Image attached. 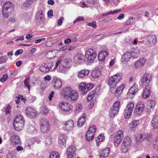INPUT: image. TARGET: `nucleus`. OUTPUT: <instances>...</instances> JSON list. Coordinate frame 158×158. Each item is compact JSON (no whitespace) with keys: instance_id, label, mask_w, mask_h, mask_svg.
<instances>
[{"instance_id":"09e8293b","label":"nucleus","mask_w":158,"mask_h":158,"mask_svg":"<svg viewBox=\"0 0 158 158\" xmlns=\"http://www.w3.org/2000/svg\"><path fill=\"white\" fill-rule=\"evenodd\" d=\"M130 148L128 146H126L123 145L121 144V151L123 152L126 153L130 149Z\"/></svg>"},{"instance_id":"de8ad7c7","label":"nucleus","mask_w":158,"mask_h":158,"mask_svg":"<svg viewBox=\"0 0 158 158\" xmlns=\"http://www.w3.org/2000/svg\"><path fill=\"white\" fill-rule=\"evenodd\" d=\"M44 15L42 10H40L38 11L36 16L37 19L42 20L43 18Z\"/></svg>"},{"instance_id":"6ab92c4d","label":"nucleus","mask_w":158,"mask_h":158,"mask_svg":"<svg viewBox=\"0 0 158 158\" xmlns=\"http://www.w3.org/2000/svg\"><path fill=\"white\" fill-rule=\"evenodd\" d=\"M10 140L14 145H18L20 144L21 143V140L19 137L15 134H13L11 136Z\"/></svg>"},{"instance_id":"79ce46f5","label":"nucleus","mask_w":158,"mask_h":158,"mask_svg":"<svg viewBox=\"0 0 158 158\" xmlns=\"http://www.w3.org/2000/svg\"><path fill=\"white\" fill-rule=\"evenodd\" d=\"M139 121L137 120H133L131 123L129 124V127L131 128H135L137 125L139 124Z\"/></svg>"},{"instance_id":"37998d69","label":"nucleus","mask_w":158,"mask_h":158,"mask_svg":"<svg viewBox=\"0 0 158 158\" xmlns=\"http://www.w3.org/2000/svg\"><path fill=\"white\" fill-rule=\"evenodd\" d=\"M33 3L32 0H26L23 3V6L25 8H28Z\"/></svg>"},{"instance_id":"603ef678","label":"nucleus","mask_w":158,"mask_h":158,"mask_svg":"<svg viewBox=\"0 0 158 158\" xmlns=\"http://www.w3.org/2000/svg\"><path fill=\"white\" fill-rule=\"evenodd\" d=\"M120 11H121V10H116L113 11H110L107 13H104L102 15L103 16H107V15H109L110 14H113L117 13L119 12Z\"/></svg>"},{"instance_id":"dca6fc26","label":"nucleus","mask_w":158,"mask_h":158,"mask_svg":"<svg viewBox=\"0 0 158 158\" xmlns=\"http://www.w3.org/2000/svg\"><path fill=\"white\" fill-rule=\"evenodd\" d=\"M74 122L72 120H69L66 122L64 125L63 128L65 131H70L74 127Z\"/></svg>"},{"instance_id":"0e129e2a","label":"nucleus","mask_w":158,"mask_h":158,"mask_svg":"<svg viewBox=\"0 0 158 158\" xmlns=\"http://www.w3.org/2000/svg\"><path fill=\"white\" fill-rule=\"evenodd\" d=\"M64 18L63 17H61V18L58 20L57 21V25L58 26H61L62 23L63 21L64 20Z\"/></svg>"},{"instance_id":"e433bc0d","label":"nucleus","mask_w":158,"mask_h":158,"mask_svg":"<svg viewBox=\"0 0 158 158\" xmlns=\"http://www.w3.org/2000/svg\"><path fill=\"white\" fill-rule=\"evenodd\" d=\"M97 94L96 90H94L90 92L88 94L87 98L88 101H90Z\"/></svg>"},{"instance_id":"aec40b11","label":"nucleus","mask_w":158,"mask_h":158,"mask_svg":"<svg viewBox=\"0 0 158 158\" xmlns=\"http://www.w3.org/2000/svg\"><path fill=\"white\" fill-rule=\"evenodd\" d=\"M151 89L149 86H146L143 91L142 95V97L144 99L148 98L151 94Z\"/></svg>"},{"instance_id":"4be33fe9","label":"nucleus","mask_w":158,"mask_h":158,"mask_svg":"<svg viewBox=\"0 0 158 158\" xmlns=\"http://www.w3.org/2000/svg\"><path fill=\"white\" fill-rule=\"evenodd\" d=\"M108 54L107 51L105 50H103L101 51L98 56V58L99 61H102L104 60Z\"/></svg>"},{"instance_id":"f03ea898","label":"nucleus","mask_w":158,"mask_h":158,"mask_svg":"<svg viewBox=\"0 0 158 158\" xmlns=\"http://www.w3.org/2000/svg\"><path fill=\"white\" fill-rule=\"evenodd\" d=\"M152 80V75L148 73H145L140 79L139 85L143 87L149 86V85Z\"/></svg>"},{"instance_id":"412c9836","label":"nucleus","mask_w":158,"mask_h":158,"mask_svg":"<svg viewBox=\"0 0 158 158\" xmlns=\"http://www.w3.org/2000/svg\"><path fill=\"white\" fill-rule=\"evenodd\" d=\"M151 125L154 130L158 129V116L153 117L151 121Z\"/></svg>"},{"instance_id":"338daca9","label":"nucleus","mask_w":158,"mask_h":158,"mask_svg":"<svg viewBox=\"0 0 158 158\" xmlns=\"http://www.w3.org/2000/svg\"><path fill=\"white\" fill-rule=\"evenodd\" d=\"M135 20V18L133 17H131L127 20L128 22L130 24H131Z\"/></svg>"},{"instance_id":"6e6552de","label":"nucleus","mask_w":158,"mask_h":158,"mask_svg":"<svg viewBox=\"0 0 158 158\" xmlns=\"http://www.w3.org/2000/svg\"><path fill=\"white\" fill-rule=\"evenodd\" d=\"M85 55L88 61L92 62L96 58L97 53L94 49L89 48L86 52Z\"/></svg>"},{"instance_id":"3c124183","label":"nucleus","mask_w":158,"mask_h":158,"mask_svg":"<svg viewBox=\"0 0 158 158\" xmlns=\"http://www.w3.org/2000/svg\"><path fill=\"white\" fill-rule=\"evenodd\" d=\"M34 40H28L26 41V44H20L21 45H23L24 46H28L32 45L34 43Z\"/></svg>"},{"instance_id":"49530a36","label":"nucleus","mask_w":158,"mask_h":158,"mask_svg":"<svg viewBox=\"0 0 158 158\" xmlns=\"http://www.w3.org/2000/svg\"><path fill=\"white\" fill-rule=\"evenodd\" d=\"M143 136L142 134H137L135 137V141L137 142L142 141L143 140Z\"/></svg>"},{"instance_id":"58836bf2","label":"nucleus","mask_w":158,"mask_h":158,"mask_svg":"<svg viewBox=\"0 0 158 158\" xmlns=\"http://www.w3.org/2000/svg\"><path fill=\"white\" fill-rule=\"evenodd\" d=\"M22 122L25 123V121L23 116L21 115H17L15 118L14 122L16 123H21Z\"/></svg>"},{"instance_id":"1a4fd4ad","label":"nucleus","mask_w":158,"mask_h":158,"mask_svg":"<svg viewBox=\"0 0 158 158\" xmlns=\"http://www.w3.org/2000/svg\"><path fill=\"white\" fill-rule=\"evenodd\" d=\"M14 5L10 2H7L4 3L2 10V14L4 17L7 18L8 17L9 12L8 10L9 9H13Z\"/></svg>"},{"instance_id":"cd10ccee","label":"nucleus","mask_w":158,"mask_h":158,"mask_svg":"<svg viewBox=\"0 0 158 158\" xmlns=\"http://www.w3.org/2000/svg\"><path fill=\"white\" fill-rule=\"evenodd\" d=\"M66 139L65 135H61L60 136L58 139V143L60 146L62 147L65 145Z\"/></svg>"},{"instance_id":"f704fd0d","label":"nucleus","mask_w":158,"mask_h":158,"mask_svg":"<svg viewBox=\"0 0 158 158\" xmlns=\"http://www.w3.org/2000/svg\"><path fill=\"white\" fill-rule=\"evenodd\" d=\"M138 85L136 84H134L129 89V92L131 94H135L136 92L137 91Z\"/></svg>"},{"instance_id":"c03bdc74","label":"nucleus","mask_w":158,"mask_h":158,"mask_svg":"<svg viewBox=\"0 0 158 158\" xmlns=\"http://www.w3.org/2000/svg\"><path fill=\"white\" fill-rule=\"evenodd\" d=\"M153 145L154 148L158 150V135L156 136L154 139Z\"/></svg>"},{"instance_id":"69168bd1","label":"nucleus","mask_w":158,"mask_h":158,"mask_svg":"<svg viewBox=\"0 0 158 158\" xmlns=\"http://www.w3.org/2000/svg\"><path fill=\"white\" fill-rule=\"evenodd\" d=\"M88 25L89 26L92 27L93 28H95L97 27L96 22H93L92 23H88Z\"/></svg>"},{"instance_id":"bb28decb","label":"nucleus","mask_w":158,"mask_h":158,"mask_svg":"<svg viewBox=\"0 0 158 158\" xmlns=\"http://www.w3.org/2000/svg\"><path fill=\"white\" fill-rule=\"evenodd\" d=\"M89 71L88 69H83L78 72V77L79 78H82L89 74Z\"/></svg>"},{"instance_id":"2f4dec72","label":"nucleus","mask_w":158,"mask_h":158,"mask_svg":"<svg viewBox=\"0 0 158 158\" xmlns=\"http://www.w3.org/2000/svg\"><path fill=\"white\" fill-rule=\"evenodd\" d=\"M131 140L130 138L127 136H125L124 138L122 144V145L124 144L126 146H128L130 148L131 146Z\"/></svg>"},{"instance_id":"4d7b16f0","label":"nucleus","mask_w":158,"mask_h":158,"mask_svg":"<svg viewBox=\"0 0 158 158\" xmlns=\"http://www.w3.org/2000/svg\"><path fill=\"white\" fill-rule=\"evenodd\" d=\"M54 44L52 40H50L47 41L45 44V45L48 47H51Z\"/></svg>"},{"instance_id":"a878e982","label":"nucleus","mask_w":158,"mask_h":158,"mask_svg":"<svg viewBox=\"0 0 158 158\" xmlns=\"http://www.w3.org/2000/svg\"><path fill=\"white\" fill-rule=\"evenodd\" d=\"M24 123L21 122V123L13 122V125L15 129L18 131H20L23 127Z\"/></svg>"},{"instance_id":"72a5a7b5","label":"nucleus","mask_w":158,"mask_h":158,"mask_svg":"<svg viewBox=\"0 0 158 158\" xmlns=\"http://www.w3.org/2000/svg\"><path fill=\"white\" fill-rule=\"evenodd\" d=\"M45 56L48 59H52L55 56V52L53 50L49 51L46 53Z\"/></svg>"},{"instance_id":"774afa93","label":"nucleus","mask_w":158,"mask_h":158,"mask_svg":"<svg viewBox=\"0 0 158 158\" xmlns=\"http://www.w3.org/2000/svg\"><path fill=\"white\" fill-rule=\"evenodd\" d=\"M13 154L10 152L8 153L6 155V158H14Z\"/></svg>"},{"instance_id":"ddd939ff","label":"nucleus","mask_w":158,"mask_h":158,"mask_svg":"<svg viewBox=\"0 0 158 158\" xmlns=\"http://www.w3.org/2000/svg\"><path fill=\"white\" fill-rule=\"evenodd\" d=\"M145 106L143 102H139L136 106L135 114L136 115H139L142 114L144 110Z\"/></svg>"},{"instance_id":"f3484780","label":"nucleus","mask_w":158,"mask_h":158,"mask_svg":"<svg viewBox=\"0 0 158 158\" xmlns=\"http://www.w3.org/2000/svg\"><path fill=\"white\" fill-rule=\"evenodd\" d=\"M147 62L145 58H142L138 60L135 63L134 65L135 68L138 69L144 66Z\"/></svg>"},{"instance_id":"f8f14e48","label":"nucleus","mask_w":158,"mask_h":158,"mask_svg":"<svg viewBox=\"0 0 158 158\" xmlns=\"http://www.w3.org/2000/svg\"><path fill=\"white\" fill-rule=\"evenodd\" d=\"M73 90V89L71 87L65 86L61 91V94L64 98L68 99L69 98V95Z\"/></svg>"},{"instance_id":"6e6d98bb","label":"nucleus","mask_w":158,"mask_h":158,"mask_svg":"<svg viewBox=\"0 0 158 158\" xmlns=\"http://www.w3.org/2000/svg\"><path fill=\"white\" fill-rule=\"evenodd\" d=\"M86 84L84 83H81L79 86V89L81 90H83L84 89H86Z\"/></svg>"},{"instance_id":"a18cd8bd","label":"nucleus","mask_w":158,"mask_h":158,"mask_svg":"<svg viewBox=\"0 0 158 158\" xmlns=\"http://www.w3.org/2000/svg\"><path fill=\"white\" fill-rule=\"evenodd\" d=\"M104 135L103 134L99 135L96 139V145L97 146L99 145V142L102 141L104 139Z\"/></svg>"},{"instance_id":"2eb2a0df","label":"nucleus","mask_w":158,"mask_h":158,"mask_svg":"<svg viewBox=\"0 0 158 158\" xmlns=\"http://www.w3.org/2000/svg\"><path fill=\"white\" fill-rule=\"evenodd\" d=\"M60 107L64 111L69 112L72 110L73 106L68 102H61L60 104Z\"/></svg>"},{"instance_id":"9b49d317","label":"nucleus","mask_w":158,"mask_h":158,"mask_svg":"<svg viewBox=\"0 0 158 158\" xmlns=\"http://www.w3.org/2000/svg\"><path fill=\"white\" fill-rule=\"evenodd\" d=\"M76 149L75 146L71 145L67 148L66 154L67 158H76Z\"/></svg>"},{"instance_id":"b1692460","label":"nucleus","mask_w":158,"mask_h":158,"mask_svg":"<svg viewBox=\"0 0 158 158\" xmlns=\"http://www.w3.org/2000/svg\"><path fill=\"white\" fill-rule=\"evenodd\" d=\"M53 85L55 89H58L61 87L62 85V81L60 79L55 78L53 80Z\"/></svg>"},{"instance_id":"c85d7f7f","label":"nucleus","mask_w":158,"mask_h":158,"mask_svg":"<svg viewBox=\"0 0 158 158\" xmlns=\"http://www.w3.org/2000/svg\"><path fill=\"white\" fill-rule=\"evenodd\" d=\"M78 97V94L77 92L75 90H73L69 95V98L73 101L77 100Z\"/></svg>"},{"instance_id":"7ed1b4c3","label":"nucleus","mask_w":158,"mask_h":158,"mask_svg":"<svg viewBox=\"0 0 158 158\" xmlns=\"http://www.w3.org/2000/svg\"><path fill=\"white\" fill-rule=\"evenodd\" d=\"M60 64H61L63 68H68L70 67L72 65V60L70 58H68L62 60H59L56 63L53 69H57L59 65V67H60Z\"/></svg>"},{"instance_id":"a211bd4d","label":"nucleus","mask_w":158,"mask_h":158,"mask_svg":"<svg viewBox=\"0 0 158 158\" xmlns=\"http://www.w3.org/2000/svg\"><path fill=\"white\" fill-rule=\"evenodd\" d=\"M74 60L76 63L81 64L84 62L85 57L81 54H78L74 57Z\"/></svg>"},{"instance_id":"473e14b6","label":"nucleus","mask_w":158,"mask_h":158,"mask_svg":"<svg viewBox=\"0 0 158 158\" xmlns=\"http://www.w3.org/2000/svg\"><path fill=\"white\" fill-rule=\"evenodd\" d=\"M156 105V102L153 100H148L147 107L148 109H152L154 108Z\"/></svg>"},{"instance_id":"4c0bfd02","label":"nucleus","mask_w":158,"mask_h":158,"mask_svg":"<svg viewBox=\"0 0 158 158\" xmlns=\"http://www.w3.org/2000/svg\"><path fill=\"white\" fill-rule=\"evenodd\" d=\"M122 139L120 138L117 136H115L114 138L113 143L115 146L118 147L119 145L121 143Z\"/></svg>"},{"instance_id":"f257e3e1","label":"nucleus","mask_w":158,"mask_h":158,"mask_svg":"<svg viewBox=\"0 0 158 158\" xmlns=\"http://www.w3.org/2000/svg\"><path fill=\"white\" fill-rule=\"evenodd\" d=\"M122 74L117 73L115 75L110 77L107 82L108 85L111 88H115L118 83L122 79Z\"/></svg>"},{"instance_id":"4468645a","label":"nucleus","mask_w":158,"mask_h":158,"mask_svg":"<svg viewBox=\"0 0 158 158\" xmlns=\"http://www.w3.org/2000/svg\"><path fill=\"white\" fill-rule=\"evenodd\" d=\"M25 112L27 115L31 118H35L37 114V112L36 110L30 107L26 109Z\"/></svg>"},{"instance_id":"423d86ee","label":"nucleus","mask_w":158,"mask_h":158,"mask_svg":"<svg viewBox=\"0 0 158 158\" xmlns=\"http://www.w3.org/2000/svg\"><path fill=\"white\" fill-rule=\"evenodd\" d=\"M41 130L43 133H46L49 130V123L45 118H42L40 121Z\"/></svg>"},{"instance_id":"5fc2aeb1","label":"nucleus","mask_w":158,"mask_h":158,"mask_svg":"<svg viewBox=\"0 0 158 158\" xmlns=\"http://www.w3.org/2000/svg\"><path fill=\"white\" fill-rule=\"evenodd\" d=\"M82 109V105L81 104H77L76 107V113H78L80 112Z\"/></svg>"},{"instance_id":"c9c22d12","label":"nucleus","mask_w":158,"mask_h":158,"mask_svg":"<svg viewBox=\"0 0 158 158\" xmlns=\"http://www.w3.org/2000/svg\"><path fill=\"white\" fill-rule=\"evenodd\" d=\"M24 84L25 88H27L28 91H29L30 89L31 86L30 85V77H26L24 81Z\"/></svg>"},{"instance_id":"ea45409f","label":"nucleus","mask_w":158,"mask_h":158,"mask_svg":"<svg viewBox=\"0 0 158 158\" xmlns=\"http://www.w3.org/2000/svg\"><path fill=\"white\" fill-rule=\"evenodd\" d=\"M101 73L100 71L96 70L93 71L91 73V76L94 78H98L101 76Z\"/></svg>"},{"instance_id":"864d4df0","label":"nucleus","mask_w":158,"mask_h":158,"mask_svg":"<svg viewBox=\"0 0 158 158\" xmlns=\"http://www.w3.org/2000/svg\"><path fill=\"white\" fill-rule=\"evenodd\" d=\"M123 132L122 130H119L116 133L115 136H117V137L123 139Z\"/></svg>"},{"instance_id":"20e7f679","label":"nucleus","mask_w":158,"mask_h":158,"mask_svg":"<svg viewBox=\"0 0 158 158\" xmlns=\"http://www.w3.org/2000/svg\"><path fill=\"white\" fill-rule=\"evenodd\" d=\"M97 130V127L95 125H92L89 128L85 135V138L87 141H90L94 139Z\"/></svg>"},{"instance_id":"c756f323","label":"nucleus","mask_w":158,"mask_h":158,"mask_svg":"<svg viewBox=\"0 0 158 158\" xmlns=\"http://www.w3.org/2000/svg\"><path fill=\"white\" fill-rule=\"evenodd\" d=\"M86 118V115L85 113L82 114V116L78 120L77 125L81 127L84 123Z\"/></svg>"},{"instance_id":"0eeeda50","label":"nucleus","mask_w":158,"mask_h":158,"mask_svg":"<svg viewBox=\"0 0 158 158\" xmlns=\"http://www.w3.org/2000/svg\"><path fill=\"white\" fill-rule=\"evenodd\" d=\"M54 65L52 62L47 63H43L41 64L39 67L40 71L44 73H48L51 71L52 69H53Z\"/></svg>"},{"instance_id":"5701e85b","label":"nucleus","mask_w":158,"mask_h":158,"mask_svg":"<svg viewBox=\"0 0 158 158\" xmlns=\"http://www.w3.org/2000/svg\"><path fill=\"white\" fill-rule=\"evenodd\" d=\"M132 57L131 52L128 51L124 53L122 56V61L127 62Z\"/></svg>"},{"instance_id":"680f3d73","label":"nucleus","mask_w":158,"mask_h":158,"mask_svg":"<svg viewBox=\"0 0 158 158\" xmlns=\"http://www.w3.org/2000/svg\"><path fill=\"white\" fill-rule=\"evenodd\" d=\"M11 107L10 105H8L5 109V113L6 114H9L11 112Z\"/></svg>"},{"instance_id":"bf43d9fd","label":"nucleus","mask_w":158,"mask_h":158,"mask_svg":"<svg viewBox=\"0 0 158 158\" xmlns=\"http://www.w3.org/2000/svg\"><path fill=\"white\" fill-rule=\"evenodd\" d=\"M94 86V84L93 83H90L86 85V89L87 90H89Z\"/></svg>"},{"instance_id":"8fccbe9b","label":"nucleus","mask_w":158,"mask_h":158,"mask_svg":"<svg viewBox=\"0 0 158 158\" xmlns=\"http://www.w3.org/2000/svg\"><path fill=\"white\" fill-rule=\"evenodd\" d=\"M131 52L132 54V57L134 58H137L139 55L140 52L138 50H135L134 51Z\"/></svg>"},{"instance_id":"052dcab7","label":"nucleus","mask_w":158,"mask_h":158,"mask_svg":"<svg viewBox=\"0 0 158 158\" xmlns=\"http://www.w3.org/2000/svg\"><path fill=\"white\" fill-rule=\"evenodd\" d=\"M8 77V75L7 74H5L3 75V77L0 79V81L2 82H3L7 80Z\"/></svg>"},{"instance_id":"a19ab883","label":"nucleus","mask_w":158,"mask_h":158,"mask_svg":"<svg viewBox=\"0 0 158 158\" xmlns=\"http://www.w3.org/2000/svg\"><path fill=\"white\" fill-rule=\"evenodd\" d=\"M49 158H60L59 153L56 151L52 152L50 153Z\"/></svg>"},{"instance_id":"13d9d810","label":"nucleus","mask_w":158,"mask_h":158,"mask_svg":"<svg viewBox=\"0 0 158 158\" xmlns=\"http://www.w3.org/2000/svg\"><path fill=\"white\" fill-rule=\"evenodd\" d=\"M152 41H149V40H148L146 42L147 44H148V45L149 46H151L155 45V43L156 42V40H151Z\"/></svg>"},{"instance_id":"7c9ffc66","label":"nucleus","mask_w":158,"mask_h":158,"mask_svg":"<svg viewBox=\"0 0 158 158\" xmlns=\"http://www.w3.org/2000/svg\"><path fill=\"white\" fill-rule=\"evenodd\" d=\"M110 153V149L108 148H106L103 149L101 151L100 156L101 157H106L109 155Z\"/></svg>"},{"instance_id":"393cba45","label":"nucleus","mask_w":158,"mask_h":158,"mask_svg":"<svg viewBox=\"0 0 158 158\" xmlns=\"http://www.w3.org/2000/svg\"><path fill=\"white\" fill-rule=\"evenodd\" d=\"M125 87V84L124 83H123L119 85L114 92L115 94V95L118 96L123 92Z\"/></svg>"},{"instance_id":"e2e57ef3","label":"nucleus","mask_w":158,"mask_h":158,"mask_svg":"<svg viewBox=\"0 0 158 158\" xmlns=\"http://www.w3.org/2000/svg\"><path fill=\"white\" fill-rule=\"evenodd\" d=\"M7 59L6 57L4 56H1L0 57V63L2 64L6 63Z\"/></svg>"},{"instance_id":"9d476101","label":"nucleus","mask_w":158,"mask_h":158,"mask_svg":"<svg viewBox=\"0 0 158 158\" xmlns=\"http://www.w3.org/2000/svg\"><path fill=\"white\" fill-rule=\"evenodd\" d=\"M134 106V103L131 102L127 105L125 111L124 116L126 118H129L131 115Z\"/></svg>"},{"instance_id":"39448f33","label":"nucleus","mask_w":158,"mask_h":158,"mask_svg":"<svg viewBox=\"0 0 158 158\" xmlns=\"http://www.w3.org/2000/svg\"><path fill=\"white\" fill-rule=\"evenodd\" d=\"M120 106V102L119 101H116L110 108L109 111V115L110 118H114L118 112Z\"/></svg>"}]
</instances>
